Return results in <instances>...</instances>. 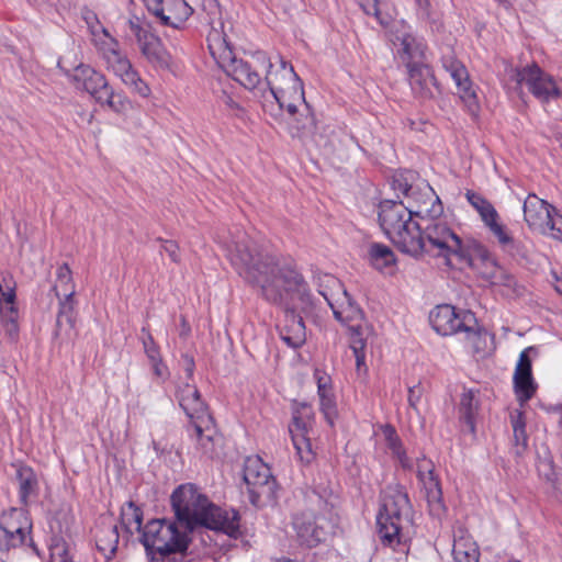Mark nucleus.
<instances>
[{"label":"nucleus","mask_w":562,"mask_h":562,"mask_svg":"<svg viewBox=\"0 0 562 562\" xmlns=\"http://www.w3.org/2000/svg\"><path fill=\"white\" fill-rule=\"evenodd\" d=\"M226 257L247 282L258 285L270 303L286 306L279 326L280 338L296 349L306 341L303 318L295 313H311L316 301L303 276L290 266H279L273 257L261 254L246 234H238L223 245Z\"/></svg>","instance_id":"f257e3e1"},{"label":"nucleus","mask_w":562,"mask_h":562,"mask_svg":"<svg viewBox=\"0 0 562 562\" xmlns=\"http://www.w3.org/2000/svg\"><path fill=\"white\" fill-rule=\"evenodd\" d=\"M412 505L401 485L387 486L376 517L378 535L384 546L395 548L405 542L403 529L412 522Z\"/></svg>","instance_id":"f03ea898"},{"label":"nucleus","mask_w":562,"mask_h":562,"mask_svg":"<svg viewBox=\"0 0 562 562\" xmlns=\"http://www.w3.org/2000/svg\"><path fill=\"white\" fill-rule=\"evenodd\" d=\"M391 188L396 194V199H383L379 203L381 211H387L402 205L405 211H420L427 209L430 211L438 204L442 207L439 196L436 194L429 183L422 179L418 172L409 169L397 170L391 179Z\"/></svg>","instance_id":"7ed1b4c3"},{"label":"nucleus","mask_w":562,"mask_h":562,"mask_svg":"<svg viewBox=\"0 0 562 562\" xmlns=\"http://www.w3.org/2000/svg\"><path fill=\"white\" fill-rule=\"evenodd\" d=\"M256 60L266 70V83L281 110L293 111L295 104H302L304 94L303 81L293 66L279 56V63L272 64L265 53H256Z\"/></svg>","instance_id":"20e7f679"},{"label":"nucleus","mask_w":562,"mask_h":562,"mask_svg":"<svg viewBox=\"0 0 562 562\" xmlns=\"http://www.w3.org/2000/svg\"><path fill=\"white\" fill-rule=\"evenodd\" d=\"M422 213H379V223L387 238L403 252L413 257L423 255Z\"/></svg>","instance_id":"39448f33"},{"label":"nucleus","mask_w":562,"mask_h":562,"mask_svg":"<svg viewBox=\"0 0 562 562\" xmlns=\"http://www.w3.org/2000/svg\"><path fill=\"white\" fill-rule=\"evenodd\" d=\"M432 328L442 336L463 333L465 341L474 352L484 350L486 333L477 325L474 314L470 311H457L452 305L436 306L429 316Z\"/></svg>","instance_id":"423d86ee"},{"label":"nucleus","mask_w":562,"mask_h":562,"mask_svg":"<svg viewBox=\"0 0 562 562\" xmlns=\"http://www.w3.org/2000/svg\"><path fill=\"white\" fill-rule=\"evenodd\" d=\"M171 504L177 521L191 531L196 526H206L216 506L200 494L194 485L179 486L171 495Z\"/></svg>","instance_id":"0eeeda50"},{"label":"nucleus","mask_w":562,"mask_h":562,"mask_svg":"<svg viewBox=\"0 0 562 562\" xmlns=\"http://www.w3.org/2000/svg\"><path fill=\"white\" fill-rule=\"evenodd\" d=\"M71 81L77 89L88 92L102 106H108L116 113L127 110L128 99L120 92H115L109 85L103 74L89 65L80 64L74 69Z\"/></svg>","instance_id":"6e6552de"},{"label":"nucleus","mask_w":562,"mask_h":562,"mask_svg":"<svg viewBox=\"0 0 562 562\" xmlns=\"http://www.w3.org/2000/svg\"><path fill=\"white\" fill-rule=\"evenodd\" d=\"M140 541L148 554L155 551L162 558L184 553L189 546L186 532H180L176 524L161 519H153L145 525Z\"/></svg>","instance_id":"1a4fd4ad"},{"label":"nucleus","mask_w":562,"mask_h":562,"mask_svg":"<svg viewBox=\"0 0 562 562\" xmlns=\"http://www.w3.org/2000/svg\"><path fill=\"white\" fill-rule=\"evenodd\" d=\"M423 228L424 254L442 257L446 266H451L458 257L461 238L438 218L425 216Z\"/></svg>","instance_id":"9d476101"},{"label":"nucleus","mask_w":562,"mask_h":562,"mask_svg":"<svg viewBox=\"0 0 562 562\" xmlns=\"http://www.w3.org/2000/svg\"><path fill=\"white\" fill-rule=\"evenodd\" d=\"M32 522L21 508H10L0 516V551L16 549L31 542Z\"/></svg>","instance_id":"9b49d317"},{"label":"nucleus","mask_w":562,"mask_h":562,"mask_svg":"<svg viewBox=\"0 0 562 562\" xmlns=\"http://www.w3.org/2000/svg\"><path fill=\"white\" fill-rule=\"evenodd\" d=\"M514 80L517 86H526L529 92L540 102H549L561 97L554 78L543 71L537 64L527 65L515 70Z\"/></svg>","instance_id":"f8f14e48"},{"label":"nucleus","mask_w":562,"mask_h":562,"mask_svg":"<svg viewBox=\"0 0 562 562\" xmlns=\"http://www.w3.org/2000/svg\"><path fill=\"white\" fill-rule=\"evenodd\" d=\"M116 45L117 44L112 40L111 45L103 48L102 54L106 68L113 71V74L117 76L133 92L143 98H147L150 94V88L139 77L138 72L133 68L126 56L116 48Z\"/></svg>","instance_id":"ddd939ff"},{"label":"nucleus","mask_w":562,"mask_h":562,"mask_svg":"<svg viewBox=\"0 0 562 562\" xmlns=\"http://www.w3.org/2000/svg\"><path fill=\"white\" fill-rule=\"evenodd\" d=\"M458 257H453V262L450 267H462L467 265L481 271V273L488 279L492 283L504 274V271L497 267L496 261L491 256L488 250L481 244L473 243L464 246L460 241V251Z\"/></svg>","instance_id":"4468645a"},{"label":"nucleus","mask_w":562,"mask_h":562,"mask_svg":"<svg viewBox=\"0 0 562 562\" xmlns=\"http://www.w3.org/2000/svg\"><path fill=\"white\" fill-rule=\"evenodd\" d=\"M243 479L252 504L256 505L261 496H272L276 481L270 468L259 457H249L245 460Z\"/></svg>","instance_id":"2eb2a0df"},{"label":"nucleus","mask_w":562,"mask_h":562,"mask_svg":"<svg viewBox=\"0 0 562 562\" xmlns=\"http://www.w3.org/2000/svg\"><path fill=\"white\" fill-rule=\"evenodd\" d=\"M441 64L443 69L454 81L458 94L467 106L469 113L472 116H477L480 111L479 98L465 66L451 53L442 56Z\"/></svg>","instance_id":"dca6fc26"},{"label":"nucleus","mask_w":562,"mask_h":562,"mask_svg":"<svg viewBox=\"0 0 562 562\" xmlns=\"http://www.w3.org/2000/svg\"><path fill=\"white\" fill-rule=\"evenodd\" d=\"M15 288L9 273H0V330L10 341L19 337V311L15 304Z\"/></svg>","instance_id":"f3484780"},{"label":"nucleus","mask_w":562,"mask_h":562,"mask_svg":"<svg viewBox=\"0 0 562 562\" xmlns=\"http://www.w3.org/2000/svg\"><path fill=\"white\" fill-rule=\"evenodd\" d=\"M299 539L307 547H315L326 541L334 532L335 522L331 518L313 513H303L293 521Z\"/></svg>","instance_id":"a211bd4d"},{"label":"nucleus","mask_w":562,"mask_h":562,"mask_svg":"<svg viewBox=\"0 0 562 562\" xmlns=\"http://www.w3.org/2000/svg\"><path fill=\"white\" fill-rule=\"evenodd\" d=\"M314 423L313 412L307 404H301L293 413L289 431L292 437L296 454L302 462L308 463L313 459L310 432Z\"/></svg>","instance_id":"6ab92c4d"},{"label":"nucleus","mask_w":562,"mask_h":562,"mask_svg":"<svg viewBox=\"0 0 562 562\" xmlns=\"http://www.w3.org/2000/svg\"><path fill=\"white\" fill-rule=\"evenodd\" d=\"M147 11L156 21L175 30L182 27L193 9L184 0H143Z\"/></svg>","instance_id":"aec40b11"},{"label":"nucleus","mask_w":562,"mask_h":562,"mask_svg":"<svg viewBox=\"0 0 562 562\" xmlns=\"http://www.w3.org/2000/svg\"><path fill=\"white\" fill-rule=\"evenodd\" d=\"M285 111L288 113V127L291 136L299 138L305 145H317V122L305 98L302 104H295L293 111Z\"/></svg>","instance_id":"412c9836"},{"label":"nucleus","mask_w":562,"mask_h":562,"mask_svg":"<svg viewBox=\"0 0 562 562\" xmlns=\"http://www.w3.org/2000/svg\"><path fill=\"white\" fill-rule=\"evenodd\" d=\"M416 474L425 491L431 515L440 516L445 510L442 492L438 476L435 473V464L430 459L422 457L416 461Z\"/></svg>","instance_id":"4be33fe9"},{"label":"nucleus","mask_w":562,"mask_h":562,"mask_svg":"<svg viewBox=\"0 0 562 562\" xmlns=\"http://www.w3.org/2000/svg\"><path fill=\"white\" fill-rule=\"evenodd\" d=\"M130 29L136 36L140 52L146 59L157 69H169L171 56L162 47L160 40L132 20L130 21Z\"/></svg>","instance_id":"5701e85b"},{"label":"nucleus","mask_w":562,"mask_h":562,"mask_svg":"<svg viewBox=\"0 0 562 562\" xmlns=\"http://www.w3.org/2000/svg\"><path fill=\"white\" fill-rule=\"evenodd\" d=\"M409 86L413 93L422 100L435 98V91L440 92L439 83L432 69L423 63H411L407 67Z\"/></svg>","instance_id":"b1692460"},{"label":"nucleus","mask_w":562,"mask_h":562,"mask_svg":"<svg viewBox=\"0 0 562 562\" xmlns=\"http://www.w3.org/2000/svg\"><path fill=\"white\" fill-rule=\"evenodd\" d=\"M532 348L522 350L519 355L515 372H514V387L517 400L522 404L528 402L536 393L537 385L533 381L531 373V360L528 352Z\"/></svg>","instance_id":"393cba45"},{"label":"nucleus","mask_w":562,"mask_h":562,"mask_svg":"<svg viewBox=\"0 0 562 562\" xmlns=\"http://www.w3.org/2000/svg\"><path fill=\"white\" fill-rule=\"evenodd\" d=\"M191 425L193 430L191 437L196 441L198 448L202 453L212 456L221 439L213 417L211 415L202 416L201 419H194Z\"/></svg>","instance_id":"a878e982"},{"label":"nucleus","mask_w":562,"mask_h":562,"mask_svg":"<svg viewBox=\"0 0 562 562\" xmlns=\"http://www.w3.org/2000/svg\"><path fill=\"white\" fill-rule=\"evenodd\" d=\"M177 397L179 405L184 411L191 423L194 422V419H201L202 416L210 415L195 385L187 382L179 386Z\"/></svg>","instance_id":"bb28decb"},{"label":"nucleus","mask_w":562,"mask_h":562,"mask_svg":"<svg viewBox=\"0 0 562 562\" xmlns=\"http://www.w3.org/2000/svg\"><path fill=\"white\" fill-rule=\"evenodd\" d=\"M393 44L400 46L397 53L401 59L406 64V68L411 63H423L425 59L426 46L422 40L408 32H397L394 36Z\"/></svg>","instance_id":"cd10ccee"},{"label":"nucleus","mask_w":562,"mask_h":562,"mask_svg":"<svg viewBox=\"0 0 562 562\" xmlns=\"http://www.w3.org/2000/svg\"><path fill=\"white\" fill-rule=\"evenodd\" d=\"M525 221L535 231L560 239L562 236V213H524Z\"/></svg>","instance_id":"c85d7f7f"},{"label":"nucleus","mask_w":562,"mask_h":562,"mask_svg":"<svg viewBox=\"0 0 562 562\" xmlns=\"http://www.w3.org/2000/svg\"><path fill=\"white\" fill-rule=\"evenodd\" d=\"M452 555L456 562H479L480 549L471 535L462 527L454 531Z\"/></svg>","instance_id":"c756f323"},{"label":"nucleus","mask_w":562,"mask_h":562,"mask_svg":"<svg viewBox=\"0 0 562 562\" xmlns=\"http://www.w3.org/2000/svg\"><path fill=\"white\" fill-rule=\"evenodd\" d=\"M330 301L327 303L333 310L334 316L339 322H350L362 317L361 310L355 304L346 289L333 297L328 295Z\"/></svg>","instance_id":"7c9ffc66"},{"label":"nucleus","mask_w":562,"mask_h":562,"mask_svg":"<svg viewBox=\"0 0 562 562\" xmlns=\"http://www.w3.org/2000/svg\"><path fill=\"white\" fill-rule=\"evenodd\" d=\"M75 296H60L59 311L56 319L55 336L57 338H70L75 328Z\"/></svg>","instance_id":"2f4dec72"},{"label":"nucleus","mask_w":562,"mask_h":562,"mask_svg":"<svg viewBox=\"0 0 562 562\" xmlns=\"http://www.w3.org/2000/svg\"><path fill=\"white\" fill-rule=\"evenodd\" d=\"M235 65L229 76L241 86L247 89H255L261 83V75L258 68H263L261 67V63L256 60V54L252 56V63L241 59Z\"/></svg>","instance_id":"473e14b6"},{"label":"nucleus","mask_w":562,"mask_h":562,"mask_svg":"<svg viewBox=\"0 0 562 562\" xmlns=\"http://www.w3.org/2000/svg\"><path fill=\"white\" fill-rule=\"evenodd\" d=\"M205 527L236 537L239 532V515L235 510H222L216 507V514L214 513L210 517Z\"/></svg>","instance_id":"72a5a7b5"},{"label":"nucleus","mask_w":562,"mask_h":562,"mask_svg":"<svg viewBox=\"0 0 562 562\" xmlns=\"http://www.w3.org/2000/svg\"><path fill=\"white\" fill-rule=\"evenodd\" d=\"M482 222L488 229L490 234L503 247L514 246V238L508 227L502 222L498 213H480Z\"/></svg>","instance_id":"f704fd0d"},{"label":"nucleus","mask_w":562,"mask_h":562,"mask_svg":"<svg viewBox=\"0 0 562 562\" xmlns=\"http://www.w3.org/2000/svg\"><path fill=\"white\" fill-rule=\"evenodd\" d=\"M479 407L480 401L477 392L474 390H464L460 396L459 418L469 427L471 432L475 430V418Z\"/></svg>","instance_id":"c9c22d12"},{"label":"nucleus","mask_w":562,"mask_h":562,"mask_svg":"<svg viewBox=\"0 0 562 562\" xmlns=\"http://www.w3.org/2000/svg\"><path fill=\"white\" fill-rule=\"evenodd\" d=\"M370 263L379 271L392 273L396 263L393 250L383 244L373 243L369 247Z\"/></svg>","instance_id":"e433bc0d"},{"label":"nucleus","mask_w":562,"mask_h":562,"mask_svg":"<svg viewBox=\"0 0 562 562\" xmlns=\"http://www.w3.org/2000/svg\"><path fill=\"white\" fill-rule=\"evenodd\" d=\"M349 340H350V348L356 358L357 373L366 374L368 371V368L366 364L367 338L364 336V329L359 325L350 326Z\"/></svg>","instance_id":"4c0bfd02"},{"label":"nucleus","mask_w":562,"mask_h":562,"mask_svg":"<svg viewBox=\"0 0 562 562\" xmlns=\"http://www.w3.org/2000/svg\"><path fill=\"white\" fill-rule=\"evenodd\" d=\"M16 480L19 482V495L24 505H27L31 497L37 495L38 482L36 474L30 467L20 465L16 469Z\"/></svg>","instance_id":"58836bf2"},{"label":"nucleus","mask_w":562,"mask_h":562,"mask_svg":"<svg viewBox=\"0 0 562 562\" xmlns=\"http://www.w3.org/2000/svg\"><path fill=\"white\" fill-rule=\"evenodd\" d=\"M318 396L321 401V409L327 419L333 425L334 417L336 416V403L334 394L329 386V378L316 373Z\"/></svg>","instance_id":"ea45409f"},{"label":"nucleus","mask_w":562,"mask_h":562,"mask_svg":"<svg viewBox=\"0 0 562 562\" xmlns=\"http://www.w3.org/2000/svg\"><path fill=\"white\" fill-rule=\"evenodd\" d=\"M53 290L57 297L75 296L76 284L72 278V272L67 263H63L57 268L56 281Z\"/></svg>","instance_id":"a19ab883"},{"label":"nucleus","mask_w":562,"mask_h":562,"mask_svg":"<svg viewBox=\"0 0 562 562\" xmlns=\"http://www.w3.org/2000/svg\"><path fill=\"white\" fill-rule=\"evenodd\" d=\"M382 434L384 436L387 448L392 451V453L398 459L401 465L404 469H412L413 464L407 458L405 451L402 448V442L394 429V427L390 425H385L382 427Z\"/></svg>","instance_id":"79ce46f5"},{"label":"nucleus","mask_w":562,"mask_h":562,"mask_svg":"<svg viewBox=\"0 0 562 562\" xmlns=\"http://www.w3.org/2000/svg\"><path fill=\"white\" fill-rule=\"evenodd\" d=\"M121 519L123 526L130 533H133L134 531L140 532L143 530V512L134 502H127L122 507Z\"/></svg>","instance_id":"37998d69"},{"label":"nucleus","mask_w":562,"mask_h":562,"mask_svg":"<svg viewBox=\"0 0 562 562\" xmlns=\"http://www.w3.org/2000/svg\"><path fill=\"white\" fill-rule=\"evenodd\" d=\"M119 543V532L116 526H109L100 531L95 538V544L99 551L105 557L115 553Z\"/></svg>","instance_id":"c03bdc74"},{"label":"nucleus","mask_w":562,"mask_h":562,"mask_svg":"<svg viewBox=\"0 0 562 562\" xmlns=\"http://www.w3.org/2000/svg\"><path fill=\"white\" fill-rule=\"evenodd\" d=\"M315 282L318 288L319 295H322L327 303L330 301L328 295L335 297L339 291L345 289L342 283L329 273H317L315 276Z\"/></svg>","instance_id":"a18cd8bd"},{"label":"nucleus","mask_w":562,"mask_h":562,"mask_svg":"<svg viewBox=\"0 0 562 562\" xmlns=\"http://www.w3.org/2000/svg\"><path fill=\"white\" fill-rule=\"evenodd\" d=\"M510 423L514 432V441L517 447V453H522L528 446V436L526 432V422L524 414L519 411H515L510 414Z\"/></svg>","instance_id":"49530a36"},{"label":"nucleus","mask_w":562,"mask_h":562,"mask_svg":"<svg viewBox=\"0 0 562 562\" xmlns=\"http://www.w3.org/2000/svg\"><path fill=\"white\" fill-rule=\"evenodd\" d=\"M537 471L540 477L546 480L551 486H555L559 481V473L555 470L553 459L549 451L543 456H538Z\"/></svg>","instance_id":"de8ad7c7"},{"label":"nucleus","mask_w":562,"mask_h":562,"mask_svg":"<svg viewBox=\"0 0 562 562\" xmlns=\"http://www.w3.org/2000/svg\"><path fill=\"white\" fill-rule=\"evenodd\" d=\"M49 562H74L69 547L60 537H53L49 543Z\"/></svg>","instance_id":"09e8293b"},{"label":"nucleus","mask_w":562,"mask_h":562,"mask_svg":"<svg viewBox=\"0 0 562 562\" xmlns=\"http://www.w3.org/2000/svg\"><path fill=\"white\" fill-rule=\"evenodd\" d=\"M218 65L229 75L232 69L235 68V64L239 63L241 59H237L233 53V49L227 45L225 40L220 44L218 48Z\"/></svg>","instance_id":"8fccbe9b"},{"label":"nucleus","mask_w":562,"mask_h":562,"mask_svg":"<svg viewBox=\"0 0 562 562\" xmlns=\"http://www.w3.org/2000/svg\"><path fill=\"white\" fill-rule=\"evenodd\" d=\"M549 209H552V211H555V209L549 204L546 200H542L538 198L536 194H529L522 205V211H539L544 210L549 211Z\"/></svg>","instance_id":"3c124183"},{"label":"nucleus","mask_w":562,"mask_h":562,"mask_svg":"<svg viewBox=\"0 0 562 562\" xmlns=\"http://www.w3.org/2000/svg\"><path fill=\"white\" fill-rule=\"evenodd\" d=\"M465 196L469 201V203L476 210V211H495L494 206L485 200L481 194L473 192L471 190L467 191Z\"/></svg>","instance_id":"603ef678"},{"label":"nucleus","mask_w":562,"mask_h":562,"mask_svg":"<svg viewBox=\"0 0 562 562\" xmlns=\"http://www.w3.org/2000/svg\"><path fill=\"white\" fill-rule=\"evenodd\" d=\"M159 241L161 243V251H165L172 262L179 263L181 260L179 246L172 240L159 239Z\"/></svg>","instance_id":"864d4df0"},{"label":"nucleus","mask_w":562,"mask_h":562,"mask_svg":"<svg viewBox=\"0 0 562 562\" xmlns=\"http://www.w3.org/2000/svg\"><path fill=\"white\" fill-rule=\"evenodd\" d=\"M154 374L160 379L166 380L169 376L168 368L162 363L161 359L150 362Z\"/></svg>","instance_id":"5fc2aeb1"},{"label":"nucleus","mask_w":562,"mask_h":562,"mask_svg":"<svg viewBox=\"0 0 562 562\" xmlns=\"http://www.w3.org/2000/svg\"><path fill=\"white\" fill-rule=\"evenodd\" d=\"M361 8L368 15H379V8H378V1L376 0H361L360 2Z\"/></svg>","instance_id":"6e6d98bb"},{"label":"nucleus","mask_w":562,"mask_h":562,"mask_svg":"<svg viewBox=\"0 0 562 562\" xmlns=\"http://www.w3.org/2000/svg\"><path fill=\"white\" fill-rule=\"evenodd\" d=\"M182 364H183L187 378L189 380L192 379L193 372H194V368H195V363H194L193 358L191 356H189V355H183L182 356Z\"/></svg>","instance_id":"4d7b16f0"},{"label":"nucleus","mask_w":562,"mask_h":562,"mask_svg":"<svg viewBox=\"0 0 562 562\" xmlns=\"http://www.w3.org/2000/svg\"><path fill=\"white\" fill-rule=\"evenodd\" d=\"M150 347L145 350L150 362L161 359L158 346L155 344L154 338L149 337Z\"/></svg>","instance_id":"13d9d810"},{"label":"nucleus","mask_w":562,"mask_h":562,"mask_svg":"<svg viewBox=\"0 0 562 562\" xmlns=\"http://www.w3.org/2000/svg\"><path fill=\"white\" fill-rule=\"evenodd\" d=\"M420 398V390L417 386L409 387L408 390V403L409 406L416 408V405Z\"/></svg>","instance_id":"bf43d9fd"},{"label":"nucleus","mask_w":562,"mask_h":562,"mask_svg":"<svg viewBox=\"0 0 562 562\" xmlns=\"http://www.w3.org/2000/svg\"><path fill=\"white\" fill-rule=\"evenodd\" d=\"M554 278V289L558 293L562 294V278H560L557 273H553Z\"/></svg>","instance_id":"052dcab7"},{"label":"nucleus","mask_w":562,"mask_h":562,"mask_svg":"<svg viewBox=\"0 0 562 562\" xmlns=\"http://www.w3.org/2000/svg\"><path fill=\"white\" fill-rule=\"evenodd\" d=\"M181 326H182L181 336H187L190 331V326L188 325L184 316H181Z\"/></svg>","instance_id":"680f3d73"},{"label":"nucleus","mask_w":562,"mask_h":562,"mask_svg":"<svg viewBox=\"0 0 562 562\" xmlns=\"http://www.w3.org/2000/svg\"><path fill=\"white\" fill-rule=\"evenodd\" d=\"M416 3L418 5L419 9L424 10V11H427L430 7V1L429 0H416Z\"/></svg>","instance_id":"e2e57ef3"},{"label":"nucleus","mask_w":562,"mask_h":562,"mask_svg":"<svg viewBox=\"0 0 562 562\" xmlns=\"http://www.w3.org/2000/svg\"><path fill=\"white\" fill-rule=\"evenodd\" d=\"M149 337H153L149 333L146 334V337L143 340L144 349L146 350L147 347H150V340Z\"/></svg>","instance_id":"0e129e2a"},{"label":"nucleus","mask_w":562,"mask_h":562,"mask_svg":"<svg viewBox=\"0 0 562 562\" xmlns=\"http://www.w3.org/2000/svg\"><path fill=\"white\" fill-rule=\"evenodd\" d=\"M276 562H293V561L289 560V559H280V560H277Z\"/></svg>","instance_id":"69168bd1"}]
</instances>
